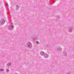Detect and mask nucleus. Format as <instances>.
Here are the masks:
<instances>
[{
    "instance_id": "14",
    "label": "nucleus",
    "mask_w": 74,
    "mask_h": 74,
    "mask_svg": "<svg viewBox=\"0 0 74 74\" xmlns=\"http://www.w3.org/2000/svg\"><path fill=\"white\" fill-rule=\"evenodd\" d=\"M36 44H38L39 42H38V41H37L36 42Z\"/></svg>"
},
{
    "instance_id": "16",
    "label": "nucleus",
    "mask_w": 74,
    "mask_h": 74,
    "mask_svg": "<svg viewBox=\"0 0 74 74\" xmlns=\"http://www.w3.org/2000/svg\"><path fill=\"white\" fill-rule=\"evenodd\" d=\"M65 56H66V54H65Z\"/></svg>"
},
{
    "instance_id": "5",
    "label": "nucleus",
    "mask_w": 74,
    "mask_h": 74,
    "mask_svg": "<svg viewBox=\"0 0 74 74\" xmlns=\"http://www.w3.org/2000/svg\"><path fill=\"white\" fill-rule=\"evenodd\" d=\"M43 56L45 58H47L48 57V54L45 53V54L44 55V56Z\"/></svg>"
},
{
    "instance_id": "1",
    "label": "nucleus",
    "mask_w": 74,
    "mask_h": 74,
    "mask_svg": "<svg viewBox=\"0 0 74 74\" xmlns=\"http://www.w3.org/2000/svg\"><path fill=\"white\" fill-rule=\"evenodd\" d=\"M14 26L12 23H11L10 25H9L8 27V29L10 30H12L14 29Z\"/></svg>"
},
{
    "instance_id": "6",
    "label": "nucleus",
    "mask_w": 74,
    "mask_h": 74,
    "mask_svg": "<svg viewBox=\"0 0 74 74\" xmlns=\"http://www.w3.org/2000/svg\"><path fill=\"white\" fill-rule=\"evenodd\" d=\"M69 31L70 32H71L72 30H73V29H72V27H69Z\"/></svg>"
},
{
    "instance_id": "3",
    "label": "nucleus",
    "mask_w": 74,
    "mask_h": 74,
    "mask_svg": "<svg viewBox=\"0 0 74 74\" xmlns=\"http://www.w3.org/2000/svg\"><path fill=\"white\" fill-rule=\"evenodd\" d=\"M4 19H2L1 20V21H0V23L2 25H4V23H5V21H4Z\"/></svg>"
},
{
    "instance_id": "13",
    "label": "nucleus",
    "mask_w": 74,
    "mask_h": 74,
    "mask_svg": "<svg viewBox=\"0 0 74 74\" xmlns=\"http://www.w3.org/2000/svg\"><path fill=\"white\" fill-rule=\"evenodd\" d=\"M3 71V69H0V71Z\"/></svg>"
},
{
    "instance_id": "8",
    "label": "nucleus",
    "mask_w": 74,
    "mask_h": 74,
    "mask_svg": "<svg viewBox=\"0 0 74 74\" xmlns=\"http://www.w3.org/2000/svg\"><path fill=\"white\" fill-rule=\"evenodd\" d=\"M61 48L59 47H58L57 48V51H61Z\"/></svg>"
},
{
    "instance_id": "4",
    "label": "nucleus",
    "mask_w": 74,
    "mask_h": 74,
    "mask_svg": "<svg viewBox=\"0 0 74 74\" xmlns=\"http://www.w3.org/2000/svg\"><path fill=\"white\" fill-rule=\"evenodd\" d=\"M40 54L41 55V56H43L44 55L45 53L43 51H40Z\"/></svg>"
},
{
    "instance_id": "15",
    "label": "nucleus",
    "mask_w": 74,
    "mask_h": 74,
    "mask_svg": "<svg viewBox=\"0 0 74 74\" xmlns=\"http://www.w3.org/2000/svg\"><path fill=\"white\" fill-rule=\"evenodd\" d=\"M9 71V70L8 69H7V73H8Z\"/></svg>"
},
{
    "instance_id": "10",
    "label": "nucleus",
    "mask_w": 74,
    "mask_h": 74,
    "mask_svg": "<svg viewBox=\"0 0 74 74\" xmlns=\"http://www.w3.org/2000/svg\"><path fill=\"white\" fill-rule=\"evenodd\" d=\"M19 6H18V5H16V8L18 9V8H19Z\"/></svg>"
},
{
    "instance_id": "11",
    "label": "nucleus",
    "mask_w": 74,
    "mask_h": 74,
    "mask_svg": "<svg viewBox=\"0 0 74 74\" xmlns=\"http://www.w3.org/2000/svg\"><path fill=\"white\" fill-rule=\"evenodd\" d=\"M11 64L10 63H9L8 64V66H11Z\"/></svg>"
},
{
    "instance_id": "7",
    "label": "nucleus",
    "mask_w": 74,
    "mask_h": 74,
    "mask_svg": "<svg viewBox=\"0 0 74 74\" xmlns=\"http://www.w3.org/2000/svg\"><path fill=\"white\" fill-rule=\"evenodd\" d=\"M36 39H37V37H34V38H32V40L33 41H34L35 40H36Z\"/></svg>"
},
{
    "instance_id": "17",
    "label": "nucleus",
    "mask_w": 74,
    "mask_h": 74,
    "mask_svg": "<svg viewBox=\"0 0 74 74\" xmlns=\"http://www.w3.org/2000/svg\"><path fill=\"white\" fill-rule=\"evenodd\" d=\"M68 74H69V72H68Z\"/></svg>"
},
{
    "instance_id": "2",
    "label": "nucleus",
    "mask_w": 74,
    "mask_h": 74,
    "mask_svg": "<svg viewBox=\"0 0 74 74\" xmlns=\"http://www.w3.org/2000/svg\"><path fill=\"white\" fill-rule=\"evenodd\" d=\"M27 46L29 48H32V44L30 42H28L27 44Z\"/></svg>"
},
{
    "instance_id": "9",
    "label": "nucleus",
    "mask_w": 74,
    "mask_h": 74,
    "mask_svg": "<svg viewBox=\"0 0 74 74\" xmlns=\"http://www.w3.org/2000/svg\"><path fill=\"white\" fill-rule=\"evenodd\" d=\"M60 16H59L57 17V19H60Z\"/></svg>"
},
{
    "instance_id": "12",
    "label": "nucleus",
    "mask_w": 74,
    "mask_h": 74,
    "mask_svg": "<svg viewBox=\"0 0 74 74\" xmlns=\"http://www.w3.org/2000/svg\"><path fill=\"white\" fill-rule=\"evenodd\" d=\"M6 5L7 7H8V3L7 2L6 3Z\"/></svg>"
}]
</instances>
